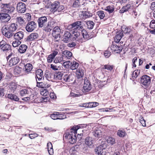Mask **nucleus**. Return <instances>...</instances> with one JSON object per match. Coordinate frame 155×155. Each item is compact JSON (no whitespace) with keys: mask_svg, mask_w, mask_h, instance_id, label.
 <instances>
[{"mask_svg":"<svg viewBox=\"0 0 155 155\" xmlns=\"http://www.w3.org/2000/svg\"><path fill=\"white\" fill-rule=\"evenodd\" d=\"M21 43V42L18 40L15 41L13 42L12 46L14 47H16L20 45Z\"/></svg>","mask_w":155,"mask_h":155,"instance_id":"obj_51","label":"nucleus"},{"mask_svg":"<svg viewBox=\"0 0 155 155\" xmlns=\"http://www.w3.org/2000/svg\"><path fill=\"white\" fill-rule=\"evenodd\" d=\"M85 143L88 146H92L93 143V140L92 137H87L85 140Z\"/></svg>","mask_w":155,"mask_h":155,"instance_id":"obj_31","label":"nucleus"},{"mask_svg":"<svg viewBox=\"0 0 155 155\" xmlns=\"http://www.w3.org/2000/svg\"><path fill=\"white\" fill-rule=\"evenodd\" d=\"M114 67V66L113 65L106 64L104 65L103 68L111 71L113 69Z\"/></svg>","mask_w":155,"mask_h":155,"instance_id":"obj_41","label":"nucleus"},{"mask_svg":"<svg viewBox=\"0 0 155 155\" xmlns=\"http://www.w3.org/2000/svg\"><path fill=\"white\" fill-rule=\"evenodd\" d=\"M2 33L5 37L8 38H10V26L5 25L2 30Z\"/></svg>","mask_w":155,"mask_h":155,"instance_id":"obj_14","label":"nucleus"},{"mask_svg":"<svg viewBox=\"0 0 155 155\" xmlns=\"http://www.w3.org/2000/svg\"><path fill=\"white\" fill-rule=\"evenodd\" d=\"M110 49V47H109L108 48V50L104 52V55L107 58H108L111 55V52L109 51Z\"/></svg>","mask_w":155,"mask_h":155,"instance_id":"obj_48","label":"nucleus"},{"mask_svg":"<svg viewBox=\"0 0 155 155\" xmlns=\"http://www.w3.org/2000/svg\"><path fill=\"white\" fill-rule=\"evenodd\" d=\"M92 133L95 139L99 138L102 136V132L100 129L94 130Z\"/></svg>","mask_w":155,"mask_h":155,"instance_id":"obj_20","label":"nucleus"},{"mask_svg":"<svg viewBox=\"0 0 155 155\" xmlns=\"http://www.w3.org/2000/svg\"><path fill=\"white\" fill-rule=\"evenodd\" d=\"M17 22L20 25H23L25 23V21L24 19L21 17L16 18Z\"/></svg>","mask_w":155,"mask_h":155,"instance_id":"obj_37","label":"nucleus"},{"mask_svg":"<svg viewBox=\"0 0 155 155\" xmlns=\"http://www.w3.org/2000/svg\"><path fill=\"white\" fill-rule=\"evenodd\" d=\"M97 13L101 19H103L105 17L104 12L103 11H99Z\"/></svg>","mask_w":155,"mask_h":155,"instance_id":"obj_44","label":"nucleus"},{"mask_svg":"<svg viewBox=\"0 0 155 155\" xmlns=\"http://www.w3.org/2000/svg\"><path fill=\"white\" fill-rule=\"evenodd\" d=\"M16 3L17 2L16 0H13L10 3V7H16Z\"/></svg>","mask_w":155,"mask_h":155,"instance_id":"obj_58","label":"nucleus"},{"mask_svg":"<svg viewBox=\"0 0 155 155\" xmlns=\"http://www.w3.org/2000/svg\"><path fill=\"white\" fill-rule=\"evenodd\" d=\"M4 8L3 12H0V20L3 22H7L10 20V16L8 14L10 11L9 4H4Z\"/></svg>","mask_w":155,"mask_h":155,"instance_id":"obj_4","label":"nucleus"},{"mask_svg":"<svg viewBox=\"0 0 155 155\" xmlns=\"http://www.w3.org/2000/svg\"><path fill=\"white\" fill-rule=\"evenodd\" d=\"M70 95L71 96L74 97H79L81 95L80 93L76 94L74 93H71Z\"/></svg>","mask_w":155,"mask_h":155,"instance_id":"obj_60","label":"nucleus"},{"mask_svg":"<svg viewBox=\"0 0 155 155\" xmlns=\"http://www.w3.org/2000/svg\"><path fill=\"white\" fill-rule=\"evenodd\" d=\"M76 45V43L74 42L70 43L68 44L67 46L69 47L73 48Z\"/></svg>","mask_w":155,"mask_h":155,"instance_id":"obj_57","label":"nucleus"},{"mask_svg":"<svg viewBox=\"0 0 155 155\" xmlns=\"http://www.w3.org/2000/svg\"><path fill=\"white\" fill-rule=\"evenodd\" d=\"M140 70H135L134 71L132 74V78L133 79L137 78L140 73Z\"/></svg>","mask_w":155,"mask_h":155,"instance_id":"obj_38","label":"nucleus"},{"mask_svg":"<svg viewBox=\"0 0 155 155\" xmlns=\"http://www.w3.org/2000/svg\"><path fill=\"white\" fill-rule=\"evenodd\" d=\"M37 136V134H30L29 135V137L31 139H34Z\"/></svg>","mask_w":155,"mask_h":155,"instance_id":"obj_64","label":"nucleus"},{"mask_svg":"<svg viewBox=\"0 0 155 155\" xmlns=\"http://www.w3.org/2000/svg\"><path fill=\"white\" fill-rule=\"evenodd\" d=\"M84 22L80 21L75 22L68 27V29L72 31L71 36L73 41H80L81 39V31L83 29Z\"/></svg>","mask_w":155,"mask_h":155,"instance_id":"obj_1","label":"nucleus"},{"mask_svg":"<svg viewBox=\"0 0 155 155\" xmlns=\"http://www.w3.org/2000/svg\"><path fill=\"white\" fill-rule=\"evenodd\" d=\"M17 13H15L14 14H13L12 13H10V19L11 18H12V19L15 18L17 16Z\"/></svg>","mask_w":155,"mask_h":155,"instance_id":"obj_63","label":"nucleus"},{"mask_svg":"<svg viewBox=\"0 0 155 155\" xmlns=\"http://www.w3.org/2000/svg\"><path fill=\"white\" fill-rule=\"evenodd\" d=\"M117 135L120 137H124L126 135L125 132L123 130H119L117 132Z\"/></svg>","mask_w":155,"mask_h":155,"instance_id":"obj_39","label":"nucleus"},{"mask_svg":"<svg viewBox=\"0 0 155 155\" xmlns=\"http://www.w3.org/2000/svg\"><path fill=\"white\" fill-rule=\"evenodd\" d=\"M106 140L108 143L113 145L115 143V139L112 137H107Z\"/></svg>","mask_w":155,"mask_h":155,"instance_id":"obj_32","label":"nucleus"},{"mask_svg":"<svg viewBox=\"0 0 155 155\" xmlns=\"http://www.w3.org/2000/svg\"><path fill=\"white\" fill-rule=\"evenodd\" d=\"M54 57L51 54L49 55L47 58V61L48 62H51L52 61Z\"/></svg>","mask_w":155,"mask_h":155,"instance_id":"obj_54","label":"nucleus"},{"mask_svg":"<svg viewBox=\"0 0 155 155\" xmlns=\"http://www.w3.org/2000/svg\"><path fill=\"white\" fill-rule=\"evenodd\" d=\"M17 87V85L15 84H10V90L11 91V92L10 91V92H14V91H15V90L16 89Z\"/></svg>","mask_w":155,"mask_h":155,"instance_id":"obj_53","label":"nucleus"},{"mask_svg":"<svg viewBox=\"0 0 155 155\" xmlns=\"http://www.w3.org/2000/svg\"><path fill=\"white\" fill-rule=\"evenodd\" d=\"M83 16L86 18L92 17V15L91 14V13H89L87 11H86L83 13Z\"/></svg>","mask_w":155,"mask_h":155,"instance_id":"obj_50","label":"nucleus"},{"mask_svg":"<svg viewBox=\"0 0 155 155\" xmlns=\"http://www.w3.org/2000/svg\"><path fill=\"white\" fill-rule=\"evenodd\" d=\"M27 47L25 45H21L19 47L18 51L21 53H23L26 51Z\"/></svg>","mask_w":155,"mask_h":155,"instance_id":"obj_30","label":"nucleus"},{"mask_svg":"<svg viewBox=\"0 0 155 155\" xmlns=\"http://www.w3.org/2000/svg\"><path fill=\"white\" fill-rule=\"evenodd\" d=\"M37 27V24L34 21L28 22L26 27V31L28 32L33 31Z\"/></svg>","mask_w":155,"mask_h":155,"instance_id":"obj_9","label":"nucleus"},{"mask_svg":"<svg viewBox=\"0 0 155 155\" xmlns=\"http://www.w3.org/2000/svg\"><path fill=\"white\" fill-rule=\"evenodd\" d=\"M84 23H85L87 25V27L88 29H92L94 25V23L92 21H82Z\"/></svg>","mask_w":155,"mask_h":155,"instance_id":"obj_25","label":"nucleus"},{"mask_svg":"<svg viewBox=\"0 0 155 155\" xmlns=\"http://www.w3.org/2000/svg\"><path fill=\"white\" fill-rule=\"evenodd\" d=\"M114 6L113 5H108L106 7L104 10L110 14L112 13L114 10Z\"/></svg>","mask_w":155,"mask_h":155,"instance_id":"obj_28","label":"nucleus"},{"mask_svg":"<svg viewBox=\"0 0 155 155\" xmlns=\"http://www.w3.org/2000/svg\"><path fill=\"white\" fill-rule=\"evenodd\" d=\"M150 26L151 28H155V21L154 20H152L151 21L150 24Z\"/></svg>","mask_w":155,"mask_h":155,"instance_id":"obj_55","label":"nucleus"},{"mask_svg":"<svg viewBox=\"0 0 155 155\" xmlns=\"http://www.w3.org/2000/svg\"><path fill=\"white\" fill-rule=\"evenodd\" d=\"M10 99L15 101H18L19 99L16 95L10 94Z\"/></svg>","mask_w":155,"mask_h":155,"instance_id":"obj_46","label":"nucleus"},{"mask_svg":"<svg viewBox=\"0 0 155 155\" xmlns=\"http://www.w3.org/2000/svg\"><path fill=\"white\" fill-rule=\"evenodd\" d=\"M83 124H79L73 127L70 132H68L64 134L66 139H68L69 142L71 144H74L76 142L77 139L76 134L77 131L80 128H83Z\"/></svg>","mask_w":155,"mask_h":155,"instance_id":"obj_3","label":"nucleus"},{"mask_svg":"<svg viewBox=\"0 0 155 155\" xmlns=\"http://www.w3.org/2000/svg\"><path fill=\"white\" fill-rule=\"evenodd\" d=\"M79 65V64L75 61L71 62V64L70 66V68L72 70H74L77 69Z\"/></svg>","mask_w":155,"mask_h":155,"instance_id":"obj_36","label":"nucleus"},{"mask_svg":"<svg viewBox=\"0 0 155 155\" xmlns=\"http://www.w3.org/2000/svg\"><path fill=\"white\" fill-rule=\"evenodd\" d=\"M141 83L145 86H148L150 82V77L147 75H144L140 78Z\"/></svg>","mask_w":155,"mask_h":155,"instance_id":"obj_8","label":"nucleus"},{"mask_svg":"<svg viewBox=\"0 0 155 155\" xmlns=\"http://www.w3.org/2000/svg\"><path fill=\"white\" fill-rule=\"evenodd\" d=\"M33 68L32 65L30 63H27L24 66L23 70L25 73L30 72Z\"/></svg>","mask_w":155,"mask_h":155,"instance_id":"obj_19","label":"nucleus"},{"mask_svg":"<svg viewBox=\"0 0 155 155\" xmlns=\"http://www.w3.org/2000/svg\"><path fill=\"white\" fill-rule=\"evenodd\" d=\"M65 61L64 58L62 54L61 55H59L58 57H56L54 60V62L55 63H61L64 61Z\"/></svg>","mask_w":155,"mask_h":155,"instance_id":"obj_22","label":"nucleus"},{"mask_svg":"<svg viewBox=\"0 0 155 155\" xmlns=\"http://www.w3.org/2000/svg\"><path fill=\"white\" fill-rule=\"evenodd\" d=\"M29 91L27 89H25L21 90L20 92V94L21 96H27V95L29 94Z\"/></svg>","mask_w":155,"mask_h":155,"instance_id":"obj_35","label":"nucleus"},{"mask_svg":"<svg viewBox=\"0 0 155 155\" xmlns=\"http://www.w3.org/2000/svg\"><path fill=\"white\" fill-rule=\"evenodd\" d=\"M9 47V45L8 44H5L2 47L1 49L3 51H7L8 50Z\"/></svg>","mask_w":155,"mask_h":155,"instance_id":"obj_52","label":"nucleus"},{"mask_svg":"<svg viewBox=\"0 0 155 155\" xmlns=\"http://www.w3.org/2000/svg\"><path fill=\"white\" fill-rule=\"evenodd\" d=\"M71 62L68 61L63 63V65L66 68H70L71 65Z\"/></svg>","mask_w":155,"mask_h":155,"instance_id":"obj_43","label":"nucleus"},{"mask_svg":"<svg viewBox=\"0 0 155 155\" xmlns=\"http://www.w3.org/2000/svg\"><path fill=\"white\" fill-rule=\"evenodd\" d=\"M62 54L65 59V58L68 59H70L72 55V53L71 52L67 50L64 51Z\"/></svg>","mask_w":155,"mask_h":155,"instance_id":"obj_23","label":"nucleus"},{"mask_svg":"<svg viewBox=\"0 0 155 155\" xmlns=\"http://www.w3.org/2000/svg\"><path fill=\"white\" fill-rule=\"evenodd\" d=\"M17 25L15 23H12L10 25V37L12 36L14 33L12 32L15 31L17 29Z\"/></svg>","mask_w":155,"mask_h":155,"instance_id":"obj_26","label":"nucleus"},{"mask_svg":"<svg viewBox=\"0 0 155 155\" xmlns=\"http://www.w3.org/2000/svg\"><path fill=\"white\" fill-rule=\"evenodd\" d=\"M81 0H74L72 6L74 8H80L82 3Z\"/></svg>","mask_w":155,"mask_h":155,"instance_id":"obj_29","label":"nucleus"},{"mask_svg":"<svg viewBox=\"0 0 155 155\" xmlns=\"http://www.w3.org/2000/svg\"><path fill=\"white\" fill-rule=\"evenodd\" d=\"M112 52H114L117 53H120L123 49L122 46H118L116 45H112L109 47Z\"/></svg>","mask_w":155,"mask_h":155,"instance_id":"obj_12","label":"nucleus"},{"mask_svg":"<svg viewBox=\"0 0 155 155\" xmlns=\"http://www.w3.org/2000/svg\"><path fill=\"white\" fill-rule=\"evenodd\" d=\"M140 122L142 124L143 126H146L145 120L143 117L140 120Z\"/></svg>","mask_w":155,"mask_h":155,"instance_id":"obj_62","label":"nucleus"},{"mask_svg":"<svg viewBox=\"0 0 155 155\" xmlns=\"http://www.w3.org/2000/svg\"><path fill=\"white\" fill-rule=\"evenodd\" d=\"M40 94L41 95L44 96H46L48 95L49 92L47 90V89H44L41 91Z\"/></svg>","mask_w":155,"mask_h":155,"instance_id":"obj_45","label":"nucleus"},{"mask_svg":"<svg viewBox=\"0 0 155 155\" xmlns=\"http://www.w3.org/2000/svg\"><path fill=\"white\" fill-rule=\"evenodd\" d=\"M44 83L42 82H39L37 81L36 86L38 87L43 88Z\"/></svg>","mask_w":155,"mask_h":155,"instance_id":"obj_59","label":"nucleus"},{"mask_svg":"<svg viewBox=\"0 0 155 155\" xmlns=\"http://www.w3.org/2000/svg\"><path fill=\"white\" fill-rule=\"evenodd\" d=\"M124 35L122 32H120L119 33L117 34L114 38V41L117 43H119Z\"/></svg>","mask_w":155,"mask_h":155,"instance_id":"obj_24","label":"nucleus"},{"mask_svg":"<svg viewBox=\"0 0 155 155\" xmlns=\"http://www.w3.org/2000/svg\"><path fill=\"white\" fill-rule=\"evenodd\" d=\"M70 76L67 74H65L62 77L61 81H65V82H70Z\"/></svg>","mask_w":155,"mask_h":155,"instance_id":"obj_42","label":"nucleus"},{"mask_svg":"<svg viewBox=\"0 0 155 155\" xmlns=\"http://www.w3.org/2000/svg\"><path fill=\"white\" fill-rule=\"evenodd\" d=\"M58 115V119H63L66 118V117L65 115H64V114L62 113L60 114L59 112H58L57 114Z\"/></svg>","mask_w":155,"mask_h":155,"instance_id":"obj_47","label":"nucleus"},{"mask_svg":"<svg viewBox=\"0 0 155 155\" xmlns=\"http://www.w3.org/2000/svg\"><path fill=\"white\" fill-rule=\"evenodd\" d=\"M92 89V85L89 81L87 78L84 80V84L82 90V92L85 94H87V93L90 91Z\"/></svg>","mask_w":155,"mask_h":155,"instance_id":"obj_6","label":"nucleus"},{"mask_svg":"<svg viewBox=\"0 0 155 155\" xmlns=\"http://www.w3.org/2000/svg\"><path fill=\"white\" fill-rule=\"evenodd\" d=\"M83 71V70L80 68L77 70L76 74L78 78H80L83 77L84 75Z\"/></svg>","mask_w":155,"mask_h":155,"instance_id":"obj_27","label":"nucleus"},{"mask_svg":"<svg viewBox=\"0 0 155 155\" xmlns=\"http://www.w3.org/2000/svg\"><path fill=\"white\" fill-rule=\"evenodd\" d=\"M37 22L39 28H42L43 30L47 32H50L56 23L53 20L48 22L47 17L45 16L38 18Z\"/></svg>","mask_w":155,"mask_h":155,"instance_id":"obj_2","label":"nucleus"},{"mask_svg":"<svg viewBox=\"0 0 155 155\" xmlns=\"http://www.w3.org/2000/svg\"><path fill=\"white\" fill-rule=\"evenodd\" d=\"M54 75L53 74H52L50 72H48L45 74V77L48 81H51L52 78H54V77L52 76Z\"/></svg>","mask_w":155,"mask_h":155,"instance_id":"obj_40","label":"nucleus"},{"mask_svg":"<svg viewBox=\"0 0 155 155\" xmlns=\"http://www.w3.org/2000/svg\"><path fill=\"white\" fill-rule=\"evenodd\" d=\"M38 33H32L26 38H25L24 41L27 43L38 39Z\"/></svg>","mask_w":155,"mask_h":155,"instance_id":"obj_11","label":"nucleus"},{"mask_svg":"<svg viewBox=\"0 0 155 155\" xmlns=\"http://www.w3.org/2000/svg\"><path fill=\"white\" fill-rule=\"evenodd\" d=\"M12 68L14 69V72L16 75L20 74L22 69L21 68L18 66H16L15 68Z\"/></svg>","mask_w":155,"mask_h":155,"instance_id":"obj_33","label":"nucleus"},{"mask_svg":"<svg viewBox=\"0 0 155 155\" xmlns=\"http://www.w3.org/2000/svg\"><path fill=\"white\" fill-rule=\"evenodd\" d=\"M72 38L71 34L68 31H66L63 37V41L65 43H68Z\"/></svg>","mask_w":155,"mask_h":155,"instance_id":"obj_17","label":"nucleus"},{"mask_svg":"<svg viewBox=\"0 0 155 155\" xmlns=\"http://www.w3.org/2000/svg\"><path fill=\"white\" fill-rule=\"evenodd\" d=\"M81 35L83 38L85 40H88L92 38L94 36V35H90V34H88L87 31L83 28V29L81 30Z\"/></svg>","mask_w":155,"mask_h":155,"instance_id":"obj_16","label":"nucleus"},{"mask_svg":"<svg viewBox=\"0 0 155 155\" xmlns=\"http://www.w3.org/2000/svg\"><path fill=\"white\" fill-rule=\"evenodd\" d=\"M57 114L58 112H54L50 115V117L53 120H57L58 119Z\"/></svg>","mask_w":155,"mask_h":155,"instance_id":"obj_49","label":"nucleus"},{"mask_svg":"<svg viewBox=\"0 0 155 155\" xmlns=\"http://www.w3.org/2000/svg\"><path fill=\"white\" fill-rule=\"evenodd\" d=\"M106 147V144H102L97 147L95 149V151L98 155H105L106 153L105 150Z\"/></svg>","mask_w":155,"mask_h":155,"instance_id":"obj_7","label":"nucleus"},{"mask_svg":"<svg viewBox=\"0 0 155 155\" xmlns=\"http://www.w3.org/2000/svg\"><path fill=\"white\" fill-rule=\"evenodd\" d=\"M43 77V71L41 69H38L36 70L35 72V78L36 81H37V79L39 81L41 80Z\"/></svg>","mask_w":155,"mask_h":155,"instance_id":"obj_15","label":"nucleus"},{"mask_svg":"<svg viewBox=\"0 0 155 155\" xmlns=\"http://www.w3.org/2000/svg\"><path fill=\"white\" fill-rule=\"evenodd\" d=\"M19 60L17 57L12 58L10 59V66L16 64L19 62Z\"/></svg>","mask_w":155,"mask_h":155,"instance_id":"obj_34","label":"nucleus"},{"mask_svg":"<svg viewBox=\"0 0 155 155\" xmlns=\"http://www.w3.org/2000/svg\"><path fill=\"white\" fill-rule=\"evenodd\" d=\"M137 57H135L132 60V66L133 67L135 68L136 67V65L135 64V63L136 61H137Z\"/></svg>","mask_w":155,"mask_h":155,"instance_id":"obj_56","label":"nucleus"},{"mask_svg":"<svg viewBox=\"0 0 155 155\" xmlns=\"http://www.w3.org/2000/svg\"><path fill=\"white\" fill-rule=\"evenodd\" d=\"M61 30L58 26L55 27L53 29L52 35L55 39H58L60 37Z\"/></svg>","mask_w":155,"mask_h":155,"instance_id":"obj_13","label":"nucleus"},{"mask_svg":"<svg viewBox=\"0 0 155 155\" xmlns=\"http://www.w3.org/2000/svg\"><path fill=\"white\" fill-rule=\"evenodd\" d=\"M63 75V74L62 72H58L55 73L54 75H53L52 76L56 80H62Z\"/></svg>","mask_w":155,"mask_h":155,"instance_id":"obj_21","label":"nucleus"},{"mask_svg":"<svg viewBox=\"0 0 155 155\" xmlns=\"http://www.w3.org/2000/svg\"><path fill=\"white\" fill-rule=\"evenodd\" d=\"M24 36V32L20 31L16 33L14 35V38L15 39L19 41L22 39Z\"/></svg>","mask_w":155,"mask_h":155,"instance_id":"obj_18","label":"nucleus"},{"mask_svg":"<svg viewBox=\"0 0 155 155\" xmlns=\"http://www.w3.org/2000/svg\"><path fill=\"white\" fill-rule=\"evenodd\" d=\"M64 9V6L62 5H60L59 2L57 1L54 2L50 7L51 11L53 13L56 12H63Z\"/></svg>","mask_w":155,"mask_h":155,"instance_id":"obj_5","label":"nucleus"},{"mask_svg":"<svg viewBox=\"0 0 155 155\" xmlns=\"http://www.w3.org/2000/svg\"><path fill=\"white\" fill-rule=\"evenodd\" d=\"M17 10L19 13H24L26 10V7L25 4L19 2L17 4Z\"/></svg>","mask_w":155,"mask_h":155,"instance_id":"obj_10","label":"nucleus"},{"mask_svg":"<svg viewBox=\"0 0 155 155\" xmlns=\"http://www.w3.org/2000/svg\"><path fill=\"white\" fill-rule=\"evenodd\" d=\"M127 11L124 6H123L119 11V12L120 13H124L125 12Z\"/></svg>","mask_w":155,"mask_h":155,"instance_id":"obj_61","label":"nucleus"}]
</instances>
